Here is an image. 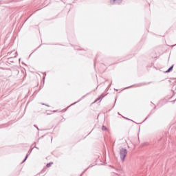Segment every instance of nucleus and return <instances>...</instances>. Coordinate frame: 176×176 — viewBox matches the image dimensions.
Listing matches in <instances>:
<instances>
[{
  "label": "nucleus",
  "mask_w": 176,
  "mask_h": 176,
  "mask_svg": "<svg viewBox=\"0 0 176 176\" xmlns=\"http://www.w3.org/2000/svg\"><path fill=\"white\" fill-rule=\"evenodd\" d=\"M120 155L121 159H122V160H124V157H126L127 155V150L124 148L121 149Z\"/></svg>",
  "instance_id": "f257e3e1"
},
{
  "label": "nucleus",
  "mask_w": 176,
  "mask_h": 176,
  "mask_svg": "<svg viewBox=\"0 0 176 176\" xmlns=\"http://www.w3.org/2000/svg\"><path fill=\"white\" fill-rule=\"evenodd\" d=\"M111 3H120L123 0H110Z\"/></svg>",
  "instance_id": "f03ea898"
},
{
  "label": "nucleus",
  "mask_w": 176,
  "mask_h": 176,
  "mask_svg": "<svg viewBox=\"0 0 176 176\" xmlns=\"http://www.w3.org/2000/svg\"><path fill=\"white\" fill-rule=\"evenodd\" d=\"M173 66L170 67L166 72V73H168V72H170V71H173Z\"/></svg>",
  "instance_id": "7ed1b4c3"
},
{
  "label": "nucleus",
  "mask_w": 176,
  "mask_h": 176,
  "mask_svg": "<svg viewBox=\"0 0 176 176\" xmlns=\"http://www.w3.org/2000/svg\"><path fill=\"white\" fill-rule=\"evenodd\" d=\"M52 164H53V162H50V163L47 164V168L51 167Z\"/></svg>",
  "instance_id": "20e7f679"
},
{
  "label": "nucleus",
  "mask_w": 176,
  "mask_h": 176,
  "mask_svg": "<svg viewBox=\"0 0 176 176\" xmlns=\"http://www.w3.org/2000/svg\"><path fill=\"white\" fill-rule=\"evenodd\" d=\"M102 130L103 131H107V126H102Z\"/></svg>",
  "instance_id": "39448f33"
}]
</instances>
